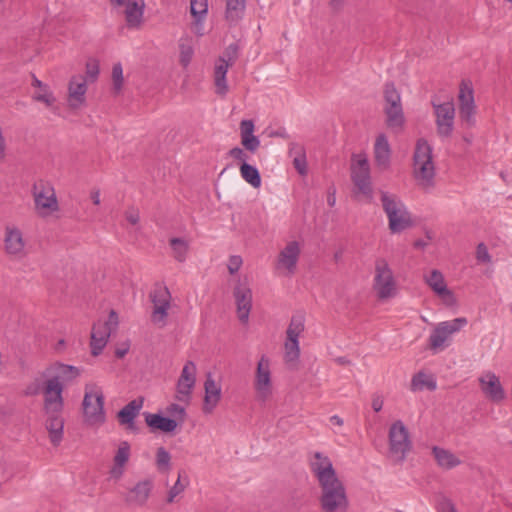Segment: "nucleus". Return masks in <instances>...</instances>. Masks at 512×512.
<instances>
[{"mask_svg":"<svg viewBox=\"0 0 512 512\" xmlns=\"http://www.w3.org/2000/svg\"><path fill=\"white\" fill-rule=\"evenodd\" d=\"M118 315L111 310L108 319L105 322H97L94 324L91 332V351L94 356L99 355L106 346L111 333L118 327Z\"/></svg>","mask_w":512,"mask_h":512,"instance_id":"4468645a","label":"nucleus"},{"mask_svg":"<svg viewBox=\"0 0 512 512\" xmlns=\"http://www.w3.org/2000/svg\"><path fill=\"white\" fill-rule=\"evenodd\" d=\"M34 99L36 101L43 102L47 107H51L55 103V97L47 87L36 92L34 94Z\"/></svg>","mask_w":512,"mask_h":512,"instance_id":"de8ad7c7","label":"nucleus"},{"mask_svg":"<svg viewBox=\"0 0 512 512\" xmlns=\"http://www.w3.org/2000/svg\"><path fill=\"white\" fill-rule=\"evenodd\" d=\"M25 246L26 242L22 231L16 226H6L4 233V247L6 253L16 258H22L26 255Z\"/></svg>","mask_w":512,"mask_h":512,"instance_id":"5701e85b","label":"nucleus"},{"mask_svg":"<svg viewBox=\"0 0 512 512\" xmlns=\"http://www.w3.org/2000/svg\"><path fill=\"white\" fill-rule=\"evenodd\" d=\"M351 179L357 188L368 201L373 198L371 184L370 164L367 155L364 153L354 154L351 159Z\"/></svg>","mask_w":512,"mask_h":512,"instance_id":"0eeeda50","label":"nucleus"},{"mask_svg":"<svg viewBox=\"0 0 512 512\" xmlns=\"http://www.w3.org/2000/svg\"><path fill=\"white\" fill-rule=\"evenodd\" d=\"M413 160V174L417 184L423 189H431L434 186L435 167L432 148L427 141L421 139L417 142Z\"/></svg>","mask_w":512,"mask_h":512,"instance_id":"f03ea898","label":"nucleus"},{"mask_svg":"<svg viewBox=\"0 0 512 512\" xmlns=\"http://www.w3.org/2000/svg\"><path fill=\"white\" fill-rule=\"evenodd\" d=\"M237 57H238V45L235 43H232L226 48L223 56H221L220 58L224 59V61L233 65L235 63V61L237 60Z\"/></svg>","mask_w":512,"mask_h":512,"instance_id":"3c124183","label":"nucleus"},{"mask_svg":"<svg viewBox=\"0 0 512 512\" xmlns=\"http://www.w3.org/2000/svg\"><path fill=\"white\" fill-rule=\"evenodd\" d=\"M182 475L181 473L178 474V478L174 485L169 489L166 497V502L171 504L175 501V498L182 494L186 489V484H183L181 481Z\"/></svg>","mask_w":512,"mask_h":512,"instance_id":"49530a36","label":"nucleus"},{"mask_svg":"<svg viewBox=\"0 0 512 512\" xmlns=\"http://www.w3.org/2000/svg\"><path fill=\"white\" fill-rule=\"evenodd\" d=\"M310 468L319 484L327 483L338 478L331 460L321 452L313 453L310 460Z\"/></svg>","mask_w":512,"mask_h":512,"instance_id":"aec40b11","label":"nucleus"},{"mask_svg":"<svg viewBox=\"0 0 512 512\" xmlns=\"http://www.w3.org/2000/svg\"><path fill=\"white\" fill-rule=\"evenodd\" d=\"M190 12L193 17L206 18L208 0H190Z\"/></svg>","mask_w":512,"mask_h":512,"instance_id":"c03bdc74","label":"nucleus"},{"mask_svg":"<svg viewBox=\"0 0 512 512\" xmlns=\"http://www.w3.org/2000/svg\"><path fill=\"white\" fill-rule=\"evenodd\" d=\"M7 143L2 128L0 127V162L6 158Z\"/></svg>","mask_w":512,"mask_h":512,"instance_id":"680f3d73","label":"nucleus"},{"mask_svg":"<svg viewBox=\"0 0 512 512\" xmlns=\"http://www.w3.org/2000/svg\"><path fill=\"white\" fill-rule=\"evenodd\" d=\"M171 454L164 448L159 447L155 454V466L159 473H169L172 469Z\"/></svg>","mask_w":512,"mask_h":512,"instance_id":"ea45409f","label":"nucleus"},{"mask_svg":"<svg viewBox=\"0 0 512 512\" xmlns=\"http://www.w3.org/2000/svg\"><path fill=\"white\" fill-rule=\"evenodd\" d=\"M373 289L381 300L389 299L396 295V281L385 259H378L375 263Z\"/></svg>","mask_w":512,"mask_h":512,"instance_id":"f8f14e48","label":"nucleus"},{"mask_svg":"<svg viewBox=\"0 0 512 512\" xmlns=\"http://www.w3.org/2000/svg\"><path fill=\"white\" fill-rule=\"evenodd\" d=\"M296 147H303V146L298 143H294V142L289 144V155L293 158L295 155H297Z\"/></svg>","mask_w":512,"mask_h":512,"instance_id":"338daca9","label":"nucleus"},{"mask_svg":"<svg viewBox=\"0 0 512 512\" xmlns=\"http://www.w3.org/2000/svg\"><path fill=\"white\" fill-rule=\"evenodd\" d=\"M234 297L238 318L242 323H247L252 308V291L247 285L240 283L234 289Z\"/></svg>","mask_w":512,"mask_h":512,"instance_id":"a878e982","label":"nucleus"},{"mask_svg":"<svg viewBox=\"0 0 512 512\" xmlns=\"http://www.w3.org/2000/svg\"><path fill=\"white\" fill-rule=\"evenodd\" d=\"M476 259L480 263H490L491 256L484 243H479L476 249Z\"/></svg>","mask_w":512,"mask_h":512,"instance_id":"5fc2aeb1","label":"nucleus"},{"mask_svg":"<svg viewBox=\"0 0 512 512\" xmlns=\"http://www.w3.org/2000/svg\"><path fill=\"white\" fill-rule=\"evenodd\" d=\"M459 117L467 126L475 125L476 106L474 101V91L471 81L462 80L459 89Z\"/></svg>","mask_w":512,"mask_h":512,"instance_id":"2eb2a0df","label":"nucleus"},{"mask_svg":"<svg viewBox=\"0 0 512 512\" xmlns=\"http://www.w3.org/2000/svg\"><path fill=\"white\" fill-rule=\"evenodd\" d=\"M305 320L302 315L292 316L286 331V341L284 344L285 362L289 367L294 368L297 365L300 356L299 336L305 328Z\"/></svg>","mask_w":512,"mask_h":512,"instance_id":"6e6552de","label":"nucleus"},{"mask_svg":"<svg viewBox=\"0 0 512 512\" xmlns=\"http://www.w3.org/2000/svg\"><path fill=\"white\" fill-rule=\"evenodd\" d=\"M145 420L152 430H160L166 433L173 432L178 426L175 419L164 417L160 414L148 413Z\"/></svg>","mask_w":512,"mask_h":512,"instance_id":"f704fd0d","label":"nucleus"},{"mask_svg":"<svg viewBox=\"0 0 512 512\" xmlns=\"http://www.w3.org/2000/svg\"><path fill=\"white\" fill-rule=\"evenodd\" d=\"M424 388L434 391L437 388L436 381L432 376L419 372L415 374L411 380V390L420 391Z\"/></svg>","mask_w":512,"mask_h":512,"instance_id":"4c0bfd02","label":"nucleus"},{"mask_svg":"<svg viewBox=\"0 0 512 512\" xmlns=\"http://www.w3.org/2000/svg\"><path fill=\"white\" fill-rule=\"evenodd\" d=\"M327 203L330 207H333L336 203L335 190L328 195Z\"/></svg>","mask_w":512,"mask_h":512,"instance_id":"774afa93","label":"nucleus"},{"mask_svg":"<svg viewBox=\"0 0 512 512\" xmlns=\"http://www.w3.org/2000/svg\"><path fill=\"white\" fill-rule=\"evenodd\" d=\"M196 364L187 361L182 368L180 377L176 384V398L181 402H188L196 384Z\"/></svg>","mask_w":512,"mask_h":512,"instance_id":"6ab92c4d","label":"nucleus"},{"mask_svg":"<svg viewBox=\"0 0 512 512\" xmlns=\"http://www.w3.org/2000/svg\"><path fill=\"white\" fill-rule=\"evenodd\" d=\"M167 412L172 415L176 421L180 420L183 422L186 416L185 408L175 403L168 406Z\"/></svg>","mask_w":512,"mask_h":512,"instance_id":"864d4df0","label":"nucleus"},{"mask_svg":"<svg viewBox=\"0 0 512 512\" xmlns=\"http://www.w3.org/2000/svg\"><path fill=\"white\" fill-rule=\"evenodd\" d=\"M381 202L392 233H400L413 225L411 214L397 196L382 192Z\"/></svg>","mask_w":512,"mask_h":512,"instance_id":"7ed1b4c3","label":"nucleus"},{"mask_svg":"<svg viewBox=\"0 0 512 512\" xmlns=\"http://www.w3.org/2000/svg\"><path fill=\"white\" fill-rule=\"evenodd\" d=\"M179 61L180 64L187 68L192 61L194 55V48L192 44V40L188 38H181L179 41Z\"/></svg>","mask_w":512,"mask_h":512,"instance_id":"a19ab883","label":"nucleus"},{"mask_svg":"<svg viewBox=\"0 0 512 512\" xmlns=\"http://www.w3.org/2000/svg\"><path fill=\"white\" fill-rule=\"evenodd\" d=\"M436 509L437 512H457L454 503L446 497L439 499Z\"/></svg>","mask_w":512,"mask_h":512,"instance_id":"6e6d98bb","label":"nucleus"},{"mask_svg":"<svg viewBox=\"0 0 512 512\" xmlns=\"http://www.w3.org/2000/svg\"><path fill=\"white\" fill-rule=\"evenodd\" d=\"M247 0H225L224 18L230 26L237 25L244 17Z\"/></svg>","mask_w":512,"mask_h":512,"instance_id":"c85d7f7f","label":"nucleus"},{"mask_svg":"<svg viewBox=\"0 0 512 512\" xmlns=\"http://www.w3.org/2000/svg\"><path fill=\"white\" fill-rule=\"evenodd\" d=\"M83 412L85 420L89 424L104 422V395L101 388L95 385H86L83 399Z\"/></svg>","mask_w":512,"mask_h":512,"instance_id":"1a4fd4ad","label":"nucleus"},{"mask_svg":"<svg viewBox=\"0 0 512 512\" xmlns=\"http://www.w3.org/2000/svg\"><path fill=\"white\" fill-rule=\"evenodd\" d=\"M125 18L128 27L137 28L141 24L143 17L144 1L143 0H128L125 2Z\"/></svg>","mask_w":512,"mask_h":512,"instance_id":"473e14b6","label":"nucleus"},{"mask_svg":"<svg viewBox=\"0 0 512 512\" xmlns=\"http://www.w3.org/2000/svg\"><path fill=\"white\" fill-rule=\"evenodd\" d=\"M63 410L64 401L51 404L49 400H43V411L46 416V429L48 430L50 440L54 445H58L63 438Z\"/></svg>","mask_w":512,"mask_h":512,"instance_id":"ddd939ff","label":"nucleus"},{"mask_svg":"<svg viewBox=\"0 0 512 512\" xmlns=\"http://www.w3.org/2000/svg\"><path fill=\"white\" fill-rule=\"evenodd\" d=\"M87 92V80L83 75H74L68 83V105L72 109H78L85 104Z\"/></svg>","mask_w":512,"mask_h":512,"instance_id":"393cba45","label":"nucleus"},{"mask_svg":"<svg viewBox=\"0 0 512 512\" xmlns=\"http://www.w3.org/2000/svg\"><path fill=\"white\" fill-rule=\"evenodd\" d=\"M300 253L301 247L299 242H288L277 257L276 269L285 276L293 275L297 268Z\"/></svg>","mask_w":512,"mask_h":512,"instance_id":"a211bd4d","label":"nucleus"},{"mask_svg":"<svg viewBox=\"0 0 512 512\" xmlns=\"http://www.w3.org/2000/svg\"><path fill=\"white\" fill-rule=\"evenodd\" d=\"M255 125L252 120H242L240 123V136H251L254 135Z\"/></svg>","mask_w":512,"mask_h":512,"instance_id":"4d7b16f0","label":"nucleus"},{"mask_svg":"<svg viewBox=\"0 0 512 512\" xmlns=\"http://www.w3.org/2000/svg\"><path fill=\"white\" fill-rule=\"evenodd\" d=\"M32 192L35 210L39 216L47 217L58 211L59 205L55 189L50 183L37 182L34 184Z\"/></svg>","mask_w":512,"mask_h":512,"instance_id":"9b49d317","label":"nucleus"},{"mask_svg":"<svg viewBox=\"0 0 512 512\" xmlns=\"http://www.w3.org/2000/svg\"><path fill=\"white\" fill-rule=\"evenodd\" d=\"M229 155L235 160H239L242 163H247L248 155L240 147H234L229 151Z\"/></svg>","mask_w":512,"mask_h":512,"instance_id":"bf43d9fd","label":"nucleus"},{"mask_svg":"<svg viewBox=\"0 0 512 512\" xmlns=\"http://www.w3.org/2000/svg\"><path fill=\"white\" fill-rule=\"evenodd\" d=\"M432 453L439 467L450 470L461 464V460L450 450L434 446Z\"/></svg>","mask_w":512,"mask_h":512,"instance_id":"72a5a7b5","label":"nucleus"},{"mask_svg":"<svg viewBox=\"0 0 512 512\" xmlns=\"http://www.w3.org/2000/svg\"><path fill=\"white\" fill-rule=\"evenodd\" d=\"M425 282L446 305L452 306L456 303L453 292L448 289L444 276L439 270L434 269L426 275Z\"/></svg>","mask_w":512,"mask_h":512,"instance_id":"b1692460","label":"nucleus"},{"mask_svg":"<svg viewBox=\"0 0 512 512\" xmlns=\"http://www.w3.org/2000/svg\"><path fill=\"white\" fill-rule=\"evenodd\" d=\"M79 376L80 369L78 367L55 362L41 372L43 382L40 383V381L36 379L26 387L25 394L35 396L41 392L43 394V400H49L51 404L59 403L60 401H64L63 391L65 387Z\"/></svg>","mask_w":512,"mask_h":512,"instance_id":"f257e3e1","label":"nucleus"},{"mask_svg":"<svg viewBox=\"0 0 512 512\" xmlns=\"http://www.w3.org/2000/svg\"><path fill=\"white\" fill-rule=\"evenodd\" d=\"M388 438L390 457L397 462H402L411 449V440L408 429L401 420L391 424Z\"/></svg>","mask_w":512,"mask_h":512,"instance_id":"9d476101","label":"nucleus"},{"mask_svg":"<svg viewBox=\"0 0 512 512\" xmlns=\"http://www.w3.org/2000/svg\"><path fill=\"white\" fill-rule=\"evenodd\" d=\"M86 75L91 81H95L99 75V63L95 59H90L86 63Z\"/></svg>","mask_w":512,"mask_h":512,"instance_id":"603ef678","label":"nucleus"},{"mask_svg":"<svg viewBox=\"0 0 512 512\" xmlns=\"http://www.w3.org/2000/svg\"><path fill=\"white\" fill-rule=\"evenodd\" d=\"M437 133L440 137H450L454 129L455 107L452 101L437 103L432 101Z\"/></svg>","mask_w":512,"mask_h":512,"instance_id":"dca6fc26","label":"nucleus"},{"mask_svg":"<svg viewBox=\"0 0 512 512\" xmlns=\"http://www.w3.org/2000/svg\"><path fill=\"white\" fill-rule=\"evenodd\" d=\"M170 246L172 249L173 257L178 262H184L187 258L188 250H189V244L186 240L183 238H171L170 239Z\"/></svg>","mask_w":512,"mask_h":512,"instance_id":"79ce46f5","label":"nucleus"},{"mask_svg":"<svg viewBox=\"0 0 512 512\" xmlns=\"http://www.w3.org/2000/svg\"><path fill=\"white\" fill-rule=\"evenodd\" d=\"M240 175L253 188H259L261 186V176L255 166L242 163L240 166Z\"/></svg>","mask_w":512,"mask_h":512,"instance_id":"58836bf2","label":"nucleus"},{"mask_svg":"<svg viewBox=\"0 0 512 512\" xmlns=\"http://www.w3.org/2000/svg\"><path fill=\"white\" fill-rule=\"evenodd\" d=\"M384 112L387 126L396 132L401 131L405 122L402 105L384 107Z\"/></svg>","mask_w":512,"mask_h":512,"instance_id":"c9c22d12","label":"nucleus"},{"mask_svg":"<svg viewBox=\"0 0 512 512\" xmlns=\"http://www.w3.org/2000/svg\"><path fill=\"white\" fill-rule=\"evenodd\" d=\"M297 148V155L293 158V165L295 169L298 171V173L302 176L307 174V162H306V156L305 151L303 147H296Z\"/></svg>","mask_w":512,"mask_h":512,"instance_id":"a18cd8bd","label":"nucleus"},{"mask_svg":"<svg viewBox=\"0 0 512 512\" xmlns=\"http://www.w3.org/2000/svg\"><path fill=\"white\" fill-rule=\"evenodd\" d=\"M374 161L378 169L384 171L390 167L391 147L385 134H379L373 147Z\"/></svg>","mask_w":512,"mask_h":512,"instance_id":"bb28decb","label":"nucleus"},{"mask_svg":"<svg viewBox=\"0 0 512 512\" xmlns=\"http://www.w3.org/2000/svg\"><path fill=\"white\" fill-rule=\"evenodd\" d=\"M467 324L464 317L438 323L429 336V347L434 352L443 351L451 343L452 335L459 332Z\"/></svg>","mask_w":512,"mask_h":512,"instance_id":"20e7f679","label":"nucleus"},{"mask_svg":"<svg viewBox=\"0 0 512 512\" xmlns=\"http://www.w3.org/2000/svg\"><path fill=\"white\" fill-rule=\"evenodd\" d=\"M143 406V399H134L125 405L119 412L118 418L121 424L133 425L134 419Z\"/></svg>","mask_w":512,"mask_h":512,"instance_id":"e433bc0d","label":"nucleus"},{"mask_svg":"<svg viewBox=\"0 0 512 512\" xmlns=\"http://www.w3.org/2000/svg\"><path fill=\"white\" fill-rule=\"evenodd\" d=\"M383 407V399L380 396H376L372 400V408L375 412L381 411Z\"/></svg>","mask_w":512,"mask_h":512,"instance_id":"0e129e2a","label":"nucleus"},{"mask_svg":"<svg viewBox=\"0 0 512 512\" xmlns=\"http://www.w3.org/2000/svg\"><path fill=\"white\" fill-rule=\"evenodd\" d=\"M154 487L155 483L152 477H146L138 480L129 489L127 502L138 507L146 506L152 496Z\"/></svg>","mask_w":512,"mask_h":512,"instance_id":"4be33fe9","label":"nucleus"},{"mask_svg":"<svg viewBox=\"0 0 512 512\" xmlns=\"http://www.w3.org/2000/svg\"><path fill=\"white\" fill-rule=\"evenodd\" d=\"M232 66V64L224 61V59L219 58L215 63L214 68V84H215V92L220 96H225L228 92V84L226 80V75L228 69Z\"/></svg>","mask_w":512,"mask_h":512,"instance_id":"7c9ffc66","label":"nucleus"},{"mask_svg":"<svg viewBox=\"0 0 512 512\" xmlns=\"http://www.w3.org/2000/svg\"><path fill=\"white\" fill-rule=\"evenodd\" d=\"M319 485L322 489L320 502L323 511L345 512L348 506V501L342 482L337 478Z\"/></svg>","mask_w":512,"mask_h":512,"instance_id":"39448f33","label":"nucleus"},{"mask_svg":"<svg viewBox=\"0 0 512 512\" xmlns=\"http://www.w3.org/2000/svg\"><path fill=\"white\" fill-rule=\"evenodd\" d=\"M478 381L481 391L489 400L499 403L505 399L504 388L499 377L494 372H483Z\"/></svg>","mask_w":512,"mask_h":512,"instance_id":"412c9836","label":"nucleus"},{"mask_svg":"<svg viewBox=\"0 0 512 512\" xmlns=\"http://www.w3.org/2000/svg\"><path fill=\"white\" fill-rule=\"evenodd\" d=\"M241 265H242V258L238 255H232L228 261V270H229L230 274H235L236 272H238Z\"/></svg>","mask_w":512,"mask_h":512,"instance_id":"13d9d810","label":"nucleus"},{"mask_svg":"<svg viewBox=\"0 0 512 512\" xmlns=\"http://www.w3.org/2000/svg\"><path fill=\"white\" fill-rule=\"evenodd\" d=\"M204 390L203 412L210 414L218 405L222 393L221 386L215 382L211 374L207 375L204 382Z\"/></svg>","mask_w":512,"mask_h":512,"instance_id":"cd10ccee","label":"nucleus"},{"mask_svg":"<svg viewBox=\"0 0 512 512\" xmlns=\"http://www.w3.org/2000/svg\"><path fill=\"white\" fill-rule=\"evenodd\" d=\"M232 66V64L224 61V59L219 58L215 63L214 68V84H215V92L220 96H225L228 92V84L226 80V75L228 69Z\"/></svg>","mask_w":512,"mask_h":512,"instance_id":"2f4dec72","label":"nucleus"},{"mask_svg":"<svg viewBox=\"0 0 512 512\" xmlns=\"http://www.w3.org/2000/svg\"><path fill=\"white\" fill-rule=\"evenodd\" d=\"M241 144L243 147L251 153H255L260 147V140L257 136H245L241 138Z\"/></svg>","mask_w":512,"mask_h":512,"instance_id":"8fccbe9b","label":"nucleus"},{"mask_svg":"<svg viewBox=\"0 0 512 512\" xmlns=\"http://www.w3.org/2000/svg\"><path fill=\"white\" fill-rule=\"evenodd\" d=\"M253 388L255 399L260 403H266L273 396L271 362L266 355H262L257 362Z\"/></svg>","mask_w":512,"mask_h":512,"instance_id":"423d86ee","label":"nucleus"},{"mask_svg":"<svg viewBox=\"0 0 512 512\" xmlns=\"http://www.w3.org/2000/svg\"><path fill=\"white\" fill-rule=\"evenodd\" d=\"M385 107L402 105L400 93L393 83H386L384 87Z\"/></svg>","mask_w":512,"mask_h":512,"instance_id":"37998d69","label":"nucleus"},{"mask_svg":"<svg viewBox=\"0 0 512 512\" xmlns=\"http://www.w3.org/2000/svg\"><path fill=\"white\" fill-rule=\"evenodd\" d=\"M130 458V445L127 441L120 443L113 458V466L110 469V475L114 479H120L124 473V467Z\"/></svg>","mask_w":512,"mask_h":512,"instance_id":"c756f323","label":"nucleus"},{"mask_svg":"<svg viewBox=\"0 0 512 512\" xmlns=\"http://www.w3.org/2000/svg\"><path fill=\"white\" fill-rule=\"evenodd\" d=\"M90 197H91L92 202L95 205L100 204L101 200H100V191L99 190L96 189V190L91 191Z\"/></svg>","mask_w":512,"mask_h":512,"instance_id":"69168bd1","label":"nucleus"},{"mask_svg":"<svg viewBox=\"0 0 512 512\" xmlns=\"http://www.w3.org/2000/svg\"><path fill=\"white\" fill-rule=\"evenodd\" d=\"M112 80L113 88L116 92H119L123 85V69L120 63H116L112 68Z\"/></svg>","mask_w":512,"mask_h":512,"instance_id":"09e8293b","label":"nucleus"},{"mask_svg":"<svg viewBox=\"0 0 512 512\" xmlns=\"http://www.w3.org/2000/svg\"><path fill=\"white\" fill-rule=\"evenodd\" d=\"M125 218L131 225H136L140 220V215L138 210L131 208L126 211Z\"/></svg>","mask_w":512,"mask_h":512,"instance_id":"052dcab7","label":"nucleus"},{"mask_svg":"<svg viewBox=\"0 0 512 512\" xmlns=\"http://www.w3.org/2000/svg\"><path fill=\"white\" fill-rule=\"evenodd\" d=\"M193 31L196 35L202 36L204 34L203 21L205 18L194 17Z\"/></svg>","mask_w":512,"mask_h":512,"instance_id":"e2e57ef3","label":"nucleus"},{"mask_svg":"<svg viewBox=\"0 0 512 512\" xmlns=\"http://www.w3.org/2000/svg\"><path fill=\"white\" fill-rule=\"evenodd\" d=\"M153 303L152 322L159 327L167 324L168 310L170 309L171 294L167 287H156L151 293Z\"/></svg>","mask_w":512,"mask_h":512,"instance_id":"f3484780","label":"nucleus"}]
</instances>
